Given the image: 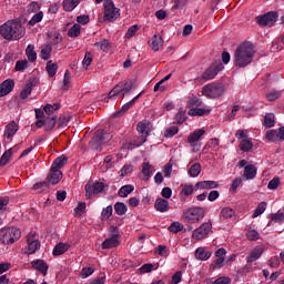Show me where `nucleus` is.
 I'll list each match as a JSON object with an SVG mask.
<instances>
[{"label":"nucleus","mask_w":284,"mask_h":284,"mask_svg":"<svg viewBox=\"0 0 284 284\" xmlns=\"http://www.w3.org/2000/svg\"><path fill=\"white\" fill-rule=\"evenodd\" d=\"M223 68V62L215 61L202 73L200 79L202 81H211V79L216 78V74H219Z\"/></svg>","instance_id":"obj_9"},{"label":"nucleus","mask_w":284,"mask_h":284,"mask_svg":"<svg viewBox=\"0 0 284 284\" xmlns=\"http://www.w3.org/2000/svg\"><path fill=\"white\" fill-rule=\"evenodd\" d=\"M267 141H276L278 139V133L275 130L267 131L265 134Z\"/></svg>","instance_id":"obj_62"},{"label":"nucleus","mask_w":284,"mask_h":284,"mask_svg":"<svg viewBox=\"0 0 284 284\" xmlns=\"http://www.w3.org/2000/svg\"><path fill=\"white\" fill-rule=\"evenodd\" d=\"M189 174L192 176V179H196L199 174H201V163H194L189 169Z\"/></svg>","instance_id":"obj_41"},{"label":"nucleus","mask_w":284,"mask_h":284,"mask_svg":"<svg viewBox=\"0 0 284 284\" xmlns=\"http://www.w3.org/2000/svg\"><path fill=\"white\" fill-rule=\"evenodd\" d=\"M254 144L252 143V141L247 139H244L240 142V150H242V152H250Z\"/></svg>","instance_id":"obj_45"},{"label":"nucleus","mask_w":284,"mask_h":284,"mask_svg":"<svg viewBox=\"0 0 284 284\" xmlns=\"http://www.w3.org/2000/svg\"><path fill=\"white\" fill-rule=\"evenodd\" d=\"M151 169L152 166L150 165V162L142 163L143 181H150V176H152V171H150Z\"/></svg>","instance_id":"obj_33"},{"label":"nucleus","mask_w":284,"mask_h":284,"mask_svg":"<svg viewBox=\"0 0 284 284\" xmlns=\"http://www.w3.org/2000/svg\"><path fill=\"white\" fill-rule=\"evenodd\" d=\"M109 141H112V134L105 133L103 130H98L89 143L91 150L99 152L101 151V146L105 145Z\"/></svg>","instance_id":"obj_5"},{"label":"nucleus","mask_w":284,"mask_h":284,"mask_svg":"<svg viewBox=\"0 0 284 284\" xmlns=\"http://www.w3.org/2000/svg\"><path fill=\"white\" fill-rule=\"evenodd\" d=\"M256 21L261 28H265V26H274L275 21H278V13L276 11H270L263 16L256 17Z\"/></svg>","instance_id":"obj_11"},{"label":"nucleus","mask_w":284,"mask_h":284,"mask_svg":"<svg viewBox=\"0 0 284 284\" xmlns=\"http://www.w3.org/2000/svg\"><path fill=\"white\" fill-rule=\"evenodd\" d=\"M244 178L246 181H251L252 179H256V166L253 164H248L244 168Z\"/></svg>","instance_id":"obj_26"},{"label":"nucleus","mask_w":284,"mask_h":284,"mask_svg":"<svg viewBox=\"0 0 284 284\" xmlns=\"http://www.w3.org/2000/svg\"><path fill=\"white\" fill-rule=\"evenodd\" d=\"M143 94V92L139 93L136 97H134L130 102L125 103L120 111H118L115 113V116H121V113L123 112H128V110H130V108H132L134 105V103H136V101H139V99L141 98V95Z\"/></svg>","instance_id":"obj_25"},{"label":"nucleus","mask_w":284,"mask_h":284,"mask_svg":"<svg viewBox=\"0 0 284 284\" xmlns=\"http://www.w3.org/2000/svg\"><path fill=\"white\" fill-rule=\"evenodd\" d=\"M132 170L134 166L132 164H126L120 170V176H128V174H132Z\"/></svg>","instance_id":"obj_60"},{"label":"nucleus","mask_w":284,"mask_h":284,"mask_svg":"<svg viewBox=\"0 0 284 284\" xmlns=\"http://www.w3.org/2000/svg\"><path fill=\"white\" fill-rule=\"evenodd\" d=\"M203 105V101L199 99L197 97L191 98L189 101V108L194 109V108H201Z\"/></svg>","instance_id":"obj_59"},{"label":"nucleus","mask_w":284,"mask_h":284,"mask_svg":"<svg viewBox=\"0 0 284 284\" xmlns=\"http://www.w3.org/2000/svg\"><path fill=\"white\" fill-rule=\"evenodd\" d=\"M134 192V185L132 184H126L122 187H120L118 192V196H121V199H128L129 194H132Z\"/></svg>","instance_id":"obj_27"},{"label":"nucleus","mask_w":284,"mask_h":284,"mask_svg":"<svg viewBox=\"0 0 284 284\" xmlns=\"http://www.w3.org/2000/svg\"><path fill=\"white\" fill-rule=\"evenodd\" d=\"M181 194H184V196H191V194H194V186L192 184H182Z\"/></svg>","instance_id":"obj_57"},{"label":"nucleus","mask_w":284,"mask_h":284,"mask_svg":"<svg viewBox=\"0 0 284 284\" xmlns=\"http://www.w3.org/2000/svg\"><path fill=\"white\" fill-rule=\"evenodd\" d=\"M169 232H172V234H179V232H183V224L180 222H173L169 226Z\"/></svg>","instance_id":"obj_52"},{"label":"nucleus","mask_w":284,"mask_h":284,"mask_svg":"<svg viewBox=\"0 0 284 284\" xmlns=\"http://www.w3.org/2000/svg\"><path fill=\"white\" fill-rule=\"evenodd\" d=\"M31 265L33 270H37L40 272V274H43V276L48 275V270H50V266H48V263L43 260H36L31 262Z\"/></svg>","instance_id":"obj_16"},{"label":"nucleus","mask_w":284,"mask_h":284,"mask_svg":"<svg viewBox=\"0 0 284 284\" xmlns=\"http://www.w3.org/2000/svg\"><path fill=\"white\" fill-rule=\"evenodd\" d=\"M103 6H104V21H110L112 23L121 17V9L116 8V6L114 4V1L105 0Z\"/></svg>","instance_id":"obj_6"},{"label":"nucleus","mask_w":284,"mask_h":284,"mask_svg":"<svg viewBox=\"0 0 284 284\" xmlns=\"http://www.w3.org/2000/svg\"><path fill=\"white\" fill-rule=\"evenodd\" d=\"M61 179H63V172H61V170L51 169L47 176V182H49V185H57L60 183Z\"/></svg>","instance_id":"obj_13"},{"label":"nucleus","mask_w":284,"mask_h":284,"mask_svg":"<svg viewBox=\"0 0 284 284\" xmlns=\"http://www.w3.org/2000/svg\"><path fill=\"white\" fill-rule=\"evenodd\" d=\"M176 134H179V126L166 128V130L164 132L165 139H172V136H174Z\"/></svg>","instance_id":"obj_56"},{"label":"nucleus","mask_w":284,"mask_h":284,"mask_svg":"<svg viewBox=\"0 0 284 284\" xmlns=\"http://www.w3.org/2000/svg\"><path fill=\"white\" fill-rule=\"evenodd\" d=\"M210 112H212L210 109L193 108L189 110L187 114L189 116H207Z\"/></svg>","instance_id":"obj_24"},{"label":"nucleus","mask_w":284,"mask_h":284,"mask_svg":"<svg viewBox=\"0 0 284 284\" xmlns=\"http://www.w3.org/2000/svg\"><path fill=\"white\" fill-rule=\"evenodd\" d=\"M274 123H275V121H274L273 113H267L264 116V122H263L264 128H267V129L274 128Z\"/></svg>","instance_id":"obj_48"},{"label":"nucleus","mask_w":284,"mask_h":284,"mask_svg":"<svg viewBox=\"0 0 284 284\" xmlns=\"http://www.w3.org/2000/svg\"><path fill=\"white\" fill-rule=\"evenodd\" d=\"M45 70L48 72V75L50 78L54 77L57 74V70H59V64L52 62V60L47 62Z\"/></svg>","instance_id":"obj_35"},{"label":"nucleus","mask_w":284,"mask_h":284,"mask_svg":"<svg viewBox=\"0 0 284 284\" xmlns=\"http://www.w3.org/2000/svg\"><path fill=\"white\" fill-rule=\"evenodd\" d=\"M48 187H50L48 180H45L43 182H38L33 185V190H36V192H45V190H48Z\"/></svg>","instance_id":"obj_50"},{"label":"nucleus","mask_w":284,"mask_h":284,"mask_svg":"<svg viewBox=\"0 0 284 284\" xmlns=\"http://www.w3.org/2000/svg\"><path fill=\"white\" fill-rule=\"evenodd\" d=\"M265 210H267V203L265 202H261L257 207L255 209L254 213H253V219H256L258 216H261V214H263V212H265Z\"/></svg>","instance_id":"obj_47"},{"label":"nucleus","mask_w":284,"mask_h":284,"mask_svg":"<svg viewBox=\"0 0 284 284\" xmlns=\"http://www.w3.org/2000/svg\"><path fill=\"white\" fill-rule=\"evenodd\" d=\"M59 108H61V104H47L44 105L43 111L45 114H48V116H54V112H57Z\"/></svg>","instance_id":"obj_42"},{"label":"nucleus","mask_w":284,"mask_h":284,"mask_svg":"<svg viewBox=\"0 0 284 284\" xmlns=\"http://www.w3.org/2000/svg\"><path fill=\"white\" fill-rule=\"evenodd\" d=\"M79 3H81V0H64L63 9L67 12H72V10H74V8H77V6H79Z\"/></svg>","instance_id":"obj_32"},{"label":"nucleus","mask_w":284,"mask_h":284,"mask_svg":"<svg viewBox=\"0 0 284 284\" xmlns=\"http://www.w3.org/2000/svg\"><path fill=\"white\" fill-rule=\"evenodd\" d=\"M72 79V75L70 73L69 70L65 71L64 73V78H63V85H62V90L64 92H68V90H70V81Z\"/></svg>","instance_id":"obj_46"},{"label":"nucleus","mask_w":284,"mask_h":284,"mask_svg":"<svg viewBox=\"0 0 284 284\" xmlns=\"http://www.w3.org/2000/svg\"><path fill=\"white\" fill-rule=\"evenodd\" d=\"M30 68V63L28 60H18L16 62L14 70L16 72H23V70H28Z\"/></svg>","instance_id":"obj_40"},{"label":"nucleus","mask_w":284,"mask_h":284,"mask_svg":"<svg viewBox=\"0 0 284 284\" xmlns=\"http://www.w3.org/2000/svg\"><path fill=\"white\" fill-rule=\"evenodd\" d=\"M54 125H57V115L48 116L44 120V130L50 132V130H54Z\"/></svg>","instance_id":"obj_31"},{"label":"nucleus","mask_w":284,"mask_h":284,"mask_svg":"<svg viewBox=\"0 0 284 284\" xmlns=\"http://www.w3.org/2000/svg\"><path fill=\"white\" fill-rule=\"evenodd\" d=\"M70 250V245L65 243H59L53 248V256H61V254H65Z\"/></svg>","instance_id":"obj_29"},{"label":"nucleus","mask_w":284,"mask_h":284,"mask_svg":"<svg viewBox=\"0 0 284 284\" xmlns=\"http://www.w3.org/2000/svg\"><path fill=\"white\" fill-rule=\"evenodd\" d=\"M231 280L227 276H222L215 280L212 284H230Z\"/></svg>","instance_id":"obj_64"},{"label":"nucleus","mask_w":284,"mask_h":284,"mask_svg":"<svg viewBox=\"0 0 284 284\" xmlns=\"http://www.w3.org/2000/svg\"><path fill=\"white\" fill-rule=\"evenodd\" d=\"M14 90V80L7 79L0 84V99L3 97H8L10 92Z\"/></svg>","instance_id":"obj_14"},{"label":"nucleus","mask_w":284,"mask_h":284,"mask_svg":"<svg viewBox=\"0 0 284 284\" xmlns=\"http://www.w3.org/2000/svg\"><path fill=\"white\" fill-rule=\"evenodd\" d=\"M34 84H32V82H28L24 88L22 89V91L20 92V99L26 100L28 99V97H30L32 94V88Z\"/></svg>","instance_id":"obj_36"},{"label":"nucleus","mask_w":284,"mask_h":284,"mask_svg":"<svg viewBox=\"0 0 284 284\" xmlns=\"http://www.w3.org/2000/svg\"><path fill=\"white\" fill-rule=\"evenodd\" d=\"M221 216L224 219H232L233 216H236V212L232 207H224L221 211Z\"/></svg>","instance_id":"obj_53"},{"label":"nucleus","mask_w":284,"mask_h":284,"mask_svg":"<svg viewBox=\"0 0 284 284\" xmlns=\"http://www.w3.org/2000/svg\"><path fill=\"white\" fill-rule=\"evenodd\" d=\"M81 34V24L75 23L73 24L69 31H68V37H71V39H74Z\"/></svg>","instance_id":"obj_39"},{"label":"nucleus","mask_w":284,"mask_h":284,"mask_svg":"<svg viewBox=\"0 0 284 284\" xmlns=\"http://www.w3.org/2000/svg\"><path fill=\"white\" fill-rule=\"evenodd\" d=\"M26 55L31 63H34L37 61V51H34V47L32 44H29L26 49Z\"/></svg>","instance_id":"obj_37"},{"label":"nucleus","mask_w":284,"mask_h":284,"mask_svg":"<svg viewBox=\"0 0 284 284\" xmlns=\"http://www.w3.org/2000/svg\"><path fill=\"white\" fill-rule=\"evenodd\" d=\"M224 93L225 85L221 82H211L202 88V94L206 99H220Z\"/></svg>","instance_id":"obj_3"},{"label":"nucleus","mask_w":284,"mask_h":284,"mask_svg":"<svg viewBox=\"0 0 284 284\" xmlns=\"http://www.w3.org/2000/svg\"><path fill=\"white\" fill-rule=\"evenodd\" d=\"M119 234L114 233L111 237L104 240L102 243V250H112V247H119Z\"/></svg>","instance_id":"obj_18"},{"label":"nucleus","mask_w":284,"mask_h":284,"mask_svg":"<svg viewBox=\"0 0 284 284\" xmlns=\"http://www.w3.org/2000/svg\"><path fill=\"white\" fill-rule=\"evenodd\" d=\"M154 207L156 212H168L170 210V201L159 197L155 200Z\"/></svg>","instance_id":"obj_19"},{"label":"nucleus","mask_w":284,"mask_h":284,"mask_svg":"<svg viewBox=\"0 0 284 284\" xmlns=\"http://www.w3.org/2000/svg\"><path fill=\"white\" fill-rule=\"evenodd\" d=\"M205 134V130L199 129L197 131L193 132L191 135L187 138L189 143H196V141L201 140V136Z\"/></svg>","instance_id":"obj_34"},{"label":"nucleus","mask_w":284,"mask_h":284,"mask_svg":"<svg viewBox=\"0 0 284 284\" xmlns=\"http://www.w3.org/2000/svg\"><path fill=\"white\" fill-rule=\"evenodd\" d=\"M246 237L248 241H258V233L256 230H251L246 232Z\"/></svg>","instance_id":"obj_63"},{"label":"nucleus","mask_w":284,"mask_h":284,"mask_svg":"<svg viewBox=\"0 0 284 284\" xmlns=\"http://www.w3.org/2000/svg\"><path fill=\"white\" fill-rule=\"evenodd\" d=\"M254 47L252 43L245 42L236 48L234 52V65L236 68H247L250 63H252V59H254Z\"/></svg>","instance_id":"obj_2"},{"label":"nucleus","mask_w":284,"mask_h":284,"mask_svg":"<svg viewBox=\"0 0 284 284\" xmlns=\"http://www.w3.org/2000/svg\"><path fill=\"white\" fill-rule=\"evenodd\" d=\"M186 223H200L205 219V210L201 206L190 207L184 212Z\"/></svg>","instance_id":"obj_7"},{"label":"nucleus","mask_w":284,"mask_h":284,"mask_svg":"<svg viewBox=\"0 0 284 284\" xmlns=\"http://www.w3.org/2000/svg\"><path fill=\"white\" fill-rule=\"evenodd\" d=\"M50 57H52V44H47L41 48L40 58L43 61H48V59H50Z\"/></svg>","instance_id":"obj_30"},{"label":"nucleus","mask_w":284,"mask_h":284,"mask_svg":"<svg viewBox=\"0 0 284 284\" xmlns=\"http://www.w3.org/2000/svg\"><path fill=\"white\" fill-rule=\"evenodd\" d=\"M0 36L6 41H19L26 37V27L20 20H9L0 26Z\"/></svg>","instance_id":"obj_1"},{"label":"nucleus","mask_w":284,"mask_h":284,"mask_svg":"<svg viewBox=\"0 0 284 284\" xmlns=\"http://www.w3.org/2000/svg\"><path fill=\"white\" fill-rule=\"evenodd\" d=\"M94 47L98 50H101L102 52H108V50L110 48V42L108 41V39H103L100 42H95Z\"/></svg>","instance_id":"obj_44"},{"label":"nucleus","mask_w":284,"mask_h":284,"mask_svg":"<svg viewBox=\"0 0 284 284\" xmlns=\"http://www.w3.org/2000/svg\"><path fill=\"white\" fill-rule=\"evenodd\" d=\"M105 187H108V184H105L103 182L89 181L84 186L85 196L89 199H92V196H94L97 194H101V192H103L105 190Z\"/></svg>","instance_id":"obj_8"},{"label":"nucleus","mask_w":284,"mask_h":284,"mask_svg":"<svg viewBox=\"0 0 284 284\" xmlns=\"http://www.w3.org/2000/svg\"><path fill=\"white\" fill-rule=\"evenodd\" d=\"M39 247H41V242H39V240L28 242V254H34Z\"/></svg>","instance_id":"obj_43"},{"label":"nucleus","mask_w":284,"mask_h":284,"mask_svg":"<svg viewBox=\"0 0 284 284\" xmlns=\"http://www.w3.org/2000/svg\"><path fill=\"white\" fill-rule=\"evenodd\" d=\"M272 223H284V213L277 211V213L272 214L271 222L268 223V225H272Z\"/></svg>","instance_id":"obj_49"},{"label":"nucleus","mask_w":284,"mask_h":284,"mask_svg":"<svg viewBox=\"0 0 284 284\" xmlns=\"http://www.w3.org/2000/svg\"><path fill=\"white\" fill-rule=\"evenodd\" d=\"M65 163H68V156L61 155L53 161L51 169L61 170V168H63Z\"/></svg>","instance_id":"obj_28"},{"label":"nucleus","mask_w":284,"mask_h":284,"mask_svg":"<svg viewBox=\"0 0 284 284\" xmlns=\"http://www.w3.org/2000/svg\"><path fill=\"white\" fill-rule=\"evenodd\" d=\"M114 210L118 216H123V214L128 213V205H125L123 202H116L114 204Z\"/></svg>","instance_id":"obj_38"},{"label":"nucleus","mask_w":284,"mask_h":284,"mask_svg":"<svg viewBox=\"0 0 284 284\" xmlns=\"http://www.w3.org/2000/svg\"><path fill=\"white\" fill-rule=\"evenodd\" d=\"M118 88H120V94H122V99H125V94L132 92L134 90V80H128L125 83H118Z\"/></svg>","instance_id":"obj_17"},{"label":"nucleus","mask_w":284,"mask_h":284,"mask_svg":"<svg viewBox=\"0 0 284 284\" xmlns=\"http://www.w3.org/2000/svg\"><path fill=\"white\" fill-rule=\"evenodd\" d=\"M263 247L256 246L246 257V263H254V261H258V257L263 256Z\"/></svg>","instance_id":"obj_21"},{"label":"nucleus","mask_w":284,"mask_h":284,"mask_svg":"<svg viewBox=\"0 0 284 284\" xmlns=\"http://www.w3.org/2000/svg\"><path fill=\"white\" fill-rule=\"evenodd\" d=\"M19 132V124L16 121H11L9 124L6 125L4 128V139H12L14 134Z\"/></svg>","instance_id":"obj_15"},{"label":"nucleus","mask_w":284,"mask_h":284,"mask_svg":"<svg viewBox=\"0 0 284 284\" xmlns=\"http://www.w3.org/2000/svg\"><path fill=\"white\" fill-rule=\"evenodd\" d=\"M21 239V230L17 227H8L0 230V241L3 245H12Z\"/></svg>","instance_id":"obj_4"},{"label":"nucleus","mask_w":284,"mask_h":284,"mask_svg":"<svg viewBox=\"0 0 284 284\" xmlns=\"http://www.w3.org/2000/svg\"><path fill=\"white\" fill-rule=\"evenodd\" d=\"M111 168H114V162H112L111 155H106L104 158V162L102 164V170H103V172H108V170H111Z\"/></svg>","instance_id":"obj_51"},{"label":"nucleus","mask_w":284,"mask_h":284,"mask_svg":"<svg viewBox=\"0 0 284 284\" xmlns=\"http://www.w3.org/2000/svg\"><path fill=\"white\" fill-rule=\"evenodd\" d=\"M150 47L154 52H159V50L163 48V38H161V36H153L150 41Z\"/></svg>","instance_id":"obj_22"},{"label":"nucleus","mask_w":284,"mask_h":284,"mask_svg":"<svg viewBox=\"0 0 284 284\" xmlns=\"http://www.w3.org/2000/svg\"><path fill=\"white\" fill-rule=\"evenodd\" d=\"M210 232H212V221L204 222L201 226L195 229L192 233V239L195 241H203V239L210 236Z\"/></svg>","instance_id":"obj_10"},{"label":"nucleus","mask_w":284,"mask_h":284,"mask_svg":"<svg viewBox=\"0 0 284 284\" xmlns=\"http://www.w3.org/2000/svg\"><path fill=\"white\" fill-rule=\"evenodd\" d=\"M212 256V252L205 250V247H199L195 251V258L197 261H207Z\"/></svg>","instance_id":"obj_23"},{"label":"nucleus","mask_w":284,"mask_h":284,"mask_svg":"<svg viewBox=\"0 0 284 284\" xmlns=\"http://www.w3.org/2000/svg\"><path fill=\"white\" fill-rule=\"evenodd\" d=\"M12 150L13 149H9L2 154L0 159V165H8V163L10 162V156H12Z\"/></svg>","instance_id":"obj_54"},{"label":"nucleus","mask_w":284,"mask_h":284,"mask_svg":"<svg viewBox=\"0 0 284 284\" xmlns=\"http://www.w3.org/2000/svg\"><path fill=\"white\" fill-rule=\"evenodd\" d=\"M42 20H43V11H39L31 18V20L29 21V26H37V23H41Z\"/></svg>","instance_id":"obj_55"},{"label":"nucleus","mask_w":284,"mask_h":284,"mask_svg":"<svg viewBox=\"0 0 284 284\" xmlns=\"http://www.w3.org/2000/svg\"><path fill=\"white\" fill-rule=\"evenodd\" d=\"M197 190H214L219 187V183L215 181H200L195 184Z\"/></svg>","instance_id":"obj_20"},{"label":"nucleus","mask_w":284,"mask_h":284,"mask_svg":"<svg viewBox=\"0 0 284 284\" xmlns=\"http://www.w3.org/2000/svg\"><path fill=\"white\" fill-rule=\"evenodd\" d=\"M280 185H281V178L275 176L268 182L267 187L268 190H277Z\"/></svg>","instance_id":"obj_58"},{"label":"nucleus","mask_w":284,"mask_h":284,"mask_svg":"<svg viewBox=\"0 0 284 284\" xmlns=\"http://www.w3.org/2000/svg\"><path fill=\"white\" fill-rule=\"evenodd\" d=\"M101 216L104 221H108L112 216V205L106 206L102 210Z\"/></svg>","instance_id":"obj_61"},{"label":"nucleus","mask_w":284,"mask_h":284,"mask_svg":"<svg viewBox=\"0 0 284 284\" xmlns=\"http://www.w3.org/2000/svg\"><path fill=\"white\" fill-rule=\"evenodd\" d=\"M136 130L141 134L143 143H145L148 136H150V132H152V122L148 120L141 121L138 123Z\"/></svg>","instance_id":"obj_12"}]
</instances>
